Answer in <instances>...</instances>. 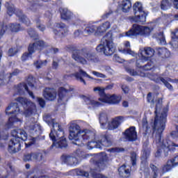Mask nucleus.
I'll return each instance as SVG.
<instances>
[{
	"instance_id": "47",
	"label": "nucleus",
	"mask_w": 178,
	"mask_h": 178,
	"mask_svg": "<svg viewBox=\"0 0 178 178\" xmlns=\"http://www.w3.org/2000/svg\"><path fill=\"white\" fill-rule=\"evenodd\" d=\"M131 161L132 162V165L135 166V165L137 163V154L135 152L131 153Z\"/></svg>"
},
{
	"instance_id": "3",
	"label": "nucleus",
	"mask_w": 178,
	"mask_h": 178,
	"mask_svg": "<svg viewBox=\"0 0 178 178\" xmlns=\"http://www.w3.org/2000/svg\"><path fill=\"white\" fill-rule=\"evenodd\" d=\"M95 137V134L91 132L88 129L81 130L79 124L72 122L70 124V136L69 140H74L72 141L73 144L75 145H79L81 147L84 145V143L87 140H92Z\"/></svg>"
},
{
	"instance_id": "30",
	"label": "nucleus",
	"mask_w": 178,
	"mask_h": 178,
	"mask_svg": "<svg viewBox=\"0 0 178 178\" xmlns=\"http://www.w3.org/2000/svg\"><path fill=\"white\" fill-rule=\"evenodd\" d=\"M63 159L65 163L70 165V166H76V165H79V159L76 157L65 156L63 157Z\"/></svg>"
},
{
	"instance_id": "53",
	"label": "nucleus",
	"mask_w": 178,
	"mask_h": 178,
	"mask_svg": "<svg viewBox=\"0 0 178 178\" xmlns=\"http://www.w3.org/2000/svg\"><path fill=\"white\" fill-rule=\"evenodd\" d=\"M77 175H79V176H84L85 177H88V176H90L88 172H86L83 170H78Z\"/></svg>"
},
{
	"instance_id": "35",
	"label": "nucleus",
	"mask_w": 178,
	"mask_h": 178,
	"mask_svg": "<svg viewBox=\"0 0 178 178\" xmlns=\"http://www.w3.org/2000/svg\"><path fill=\"white\" fill-rule=\"evenodd\" d=\"M61 19L63 20H70L73 19V13L67 9H63L61 11Z\"/></svg>"
},
{
	"instance_id": "33",
	"label": "nucleus",
	"mask_w": 178,
	"mask_h": 178,
	"mask_svg": "<svg viewBox=\"0 0 178 178\" xmlns=\"http://www.w3.org/2000/svg\"><path fill=\"white\" fill-rule=\"evenodd\" d=\"M97 31L96 34H99V35H101V34L105 33L106 30L111 28V23L108 22L103 23L100 26L97 27Z\"/></svg>"
},
{
	"instance_id": "2",
	"label": "nucleus",
	"mask_w": 178,
	"mask_h": 178,
	"mask_svg": "<svg viewBox=\"0 0 178 178\" xmlns=\"http://www.w3.org/2000/svg\"><path fill=\"white\" fill-rule=\"evenodd\" d=\"M44 120L47 122V124L53 127V129L49 134V137L53 141L52 147L66 148L67 142L66 141V138H65V133L62 129V127L58 122H55L54 120L49 119L47 116L44 117Z\"/></svg>"
},
{
	"instance_id": "55",
	"label": "nucleus",
	"mask_w": 178,
	"mask_h": 178,
	"mask_svg": "<svg viewBox=\"0 0 178 178\" xmlns=\"http://www.w3.org/2000/svg\"><path fill=\"white\" fill-rule=\"evenodd\" d=\"M36 100L38 101L39 105L42 107L44 108V106H45V100H44L42 98H39L38 97L36 99Z\"/></svg>"
},
{
	"instance_id": "21",
	"label": "nucleus",
	"mask_w": 178,
	"mask_h": 178,
	"mask_svg": "<svg viewBox=\"0 0 178 178\" xmlns=\"http://www.w3.org/2000/svg\"><path fill=\"white\" fill-rule=\"evenodd\" d=\"M122 100V97L119 95H106V97L102 102V104H108L109 105H115L116 104H119Z\"/></svg>"
},
{
	"instance_id": "6",
	"label": "nucleus",
	"mask_w": 178,
	"mask_h": 178,
	"mask_svg": "<svg viewBox=\"0 0 178 178\" xmlns=\"http://www.w3.org/2000/svg\"><path fill=\"white\" fill-rule=\"evenodd\" d=\"M108 160V156L106 153H101L100 154L95 155L90 159V162L94 163L95 168L91 170V175L93 178H109L100 172L102 169L105 168V162Z\"/></svg>"
},
{
	"instance_id": "43",
	"label": "nucleus",
	"mask_w": 178,
	"mask_h": 178,
	"mask_svg": "<svg viewBox=\"0 0 178 178\" xmlns=\"http://www.w3.org/2000/svg\"><path fill=\"white\" fill-rule=\"evenodd\" d=\"M161 6L163 10H168L170 8L169 0H162Z\"/></svg>"
},
{
	"instance_id": "24",
	"label": "nucleus",
	"mask_w": 178,
	"mask_h": 178,
	"mask_svg": "<svg viewBox=\"0 0 178 178\" xmlns=\"http://www.w3.org/2000/svg\"><path fill=\"white\" fill-rule=\"evenodd\" d=\"M126 140L128 141H136L137 140V132L135 127H131L124 132Z\"/></svg>"
},
{
	"instance_id": "31",
	"label": "nucleus",
	"mask_w": 178,
	"mask_h": 178,
	"mask_svg": "<svg viewBox=\"0 0 178 178\" xmlns=\"http://www.w3.org/2000/svg\"><path fill=\"white\" fill-rule=\"evenodd\" d=\"M120 8L124 13H127L131 9V1L130 0H122Z\"/></svg>"
},
{
	"instance_id": "60",
	"label": "nucleus",
	"mask_w": 178,
	"mask_h": 178,
	"mask_svg": "<svg viewBox=\"0 0 178 178\" xmlns=\"http://www.w3.org/2000/svg\"><path fill=\"white\" fill-rule=\"evenodd\" d=\"M152 95L151 93H149L147 95V101L148 102H152V104H154V100H152Z\"/></svg>"
},
{
	"instance_id": "17",
	"label": "nucleus",
	"mask_w": 178,
	"mask_h": 178,
	"mask_svg": "<svg viewBox=\"0 0 178 178\" xmlns=\"http://www.w3.org/2000/svg\"><path fill=\"white\" fill-rule=\"evenodd\" d=\"M155 51L151 47H145L139 50L138 57L142 63L147 62L149 58L154 56Z\"/></svg>"
},
{
	"instance_id": "32",
	"label": "nucleus",
	"mask_w": 178,
	"mask_h": 178,
	"mask_svg": "<svg viewBox=\"0 0 178 178\" xmlns=\"http://www.w3.org/2000/svg\"><path fill=\"white\" fill-rule=\"evenodd\" d=\"M93 91L94 92H97V94H99V95L100 96V97L99 98V101H100V102H103L104 99H105V97H106V94L105 93V88L103 87H95L93 88Z\"/></svg>"
},
{
	"instance_id": "36",
	"label": "nucleus",
	"mask_w": 178,
	"mask_h": 178,
	"mask_svg": "<svg viewBox=\"0 0 178 178\" xmlns=\"http://www.w3.org/2000/svg\"><path fill=\"white\" fill-rule=\"evenodd\" d=\"M126 72L131 76H140V77H145V72H140L137 70L127 67L125 68Z\"/></svg>"
},
{
	"instance_id": "15",
	"label": "nucleus",
	"mask_w": 178,
	"mask_h": 178,
	"mask_svg": "<svg viewBox=\"0 0 178 178\" xmlns=\"http://www.w3.org/2000/svg\"><path fill=\"white\" fill-rule=\"evenodd\" d=\"M73 88L69 85H65L64 87H60L58 89V102H62L63 104H66L70 98L72 91H73Z\"/></svg>"
},
{
	"instance_id": "44",
	"label": "nucleus",
	"mask_w": 178,
	"mask_h": 178,
	"mask_svg": "<svg viewBox=\"0 0 178 178\" xmlns=\"http://www.w3.org/2000/svg\"><path fill=\"white\" fill-rule=\"evenodd\" d=\"M8 138H9V134L8 133V131H2L0 133V140L6 141Z\"/></svg>"
},
{
	"instance_id": "13",
	"label": "nucleus",
	"mask_w": 178,
	"mask_h": 178,
	"mask_svg": "<svg viewBox=\"0 0 178 178\" xmlns=\"http://www.w3.org/2000/svg\"><path fill=\"white\" fill-rule=\"evenodd\" d=\"M86 58L92 62L97 60L95 56L91 53L83 54L79 51H74L72 54V59H74L78 63H81V65H87V60Z\"/></svg>"
},
{
	"instance_id": "64",
	"label": "nucleus",
	"mask_w": 178,
	"mask_h": 178,
	"mask_svg": "<svg viewBox=\"0 0 178 178\" xmlns=\"http://www.w3.org/2000/svg\"><path fill=\"white\" fill-rule=\"evenodd\" d=\"M58 63L54 61L53 62V67H54V69H58Z\"/></svg>"
},
{
	"instance_id": "22",
	"label": "nucleus",
	"mask_w": 178,
	"mask_h": 178,
	"mask_svg": "<svg viewBox=\"0 0 178 178\" xmlns=\"http://www.w3.org/2000/svg\"><path fill=\"white\" fill-rule=\"evenodd\" d=\"M97 26L92 25L91 26L87 27L83 31L81 30H77L74 32L75 37H79L80 34H84L85 35H91V34H95V35H99V34H96Z\"/></svg>"
},
{
	"instance_id": "58",
	"label": "nucleus",
	"mask_w": 178,
	"mask_h": 178,
	"mask_svg": "<svg viewBox=\"0 0 178 178\" xmlns=\"http://www.w3.org/2000/svg\"><path fill=\"white\" fill-rule=\"evenodd\" d=\"M147 165L148 164L147 163V161H143L140 164V168L141 169H144L145 168H147Z\"/></svg>"
},
{
	"instance_id": "28",
	"label": "nucleus",
	"mask_w": 178,
	"mask_h": 178,
	"mask_svg": "<svg viewBox=\"0 0 178 178\" xmlns=\"http://www.w3.org/2000/svg\"><path fill=\"white\" fill-rule=\"evenodd\" d=\"M74 77H76V80L81 81V83H83L85 86L87 83H86V81H84V79H83V77H87L90 80H94V78L92 76H90L88 74H87V72H86V71H83V70H79V72L74 74Z\"/></svg>"
},
{
	"instance_id": "49",
	"label": "nucleus",
	"mask_w": 178,
	"mask_h": 178,
	"mask_svg": "<svg viewBox=\"0 0 178 178\" xmlns=\"http://www.w3.org/2000/svg\"><path fill=\"white\" fill-rule=\"evenodd\" d=\"M150 168L154 173L153 178H156L158 177V174L159 173V170H158V168H156V166L152 164L150 165Z\"/></svg>"
},
{
	"instance_id": "51",
	"label": "nucleus",
	"mask_w": 178,
	"mask_h": 178,
	"mask_svg": "<svg viewBox=\"0 0 178 178\" xmlns=\"http://www.w3.org/2000/svg\"><path fill=\"white\" fill-rule=\"evenodd\" d=\"M24 161H25V162L33 161V160H32V154L31 153H28V154H25L24 156Z\"/></svg>"
},
{
	"instance_id": "41",
	"label": "nucleus",
	"mask_w": 178,
	"mask_h": 178,
	"mask_svg": "<svg viewBox=\"0 0 178 178\" xmlns=\"http://www.w3.org/2000/svg\"><path fill=\"white\" fill-rule=\"evenodd\" d=\"M6 8H7V14L9 16H12V15H13V13H15V6L10 4L9 3H6Z\"/></svg>"
},
{
	"instance_id": "25",
	"label": "nucleus",
	"mask_w": 178,
	"mask_h": 178,
	"mask_svg": "<svg viewBox=\"0 0 178 178\" xmlns=\"http://www.w3.org/2000/svg\"><path fill=\"white\" fill-rule=\"evenodd\" d=\"M178 165V156L168 161L167 165H164L162 168V175L165 172H169L172 168H176Z\"/></svg>"
},
{
	"instance_id": "56",
	"label": "nucleus",
	"mask_w": 178,
	"mask_h": 178,
	"mask_svg": "<svg viewBox=\"0 0 178 178\" xmlns=\"http://www.w3.org/2000/svg\"><path fill=\"white\" fill-rule=\"evenodd\" d=\"M170 137L172 138H178V129H177V131L171 132Z\"/></svg>"
},
{
	"instance_id": "45",
	"label": "nucleus",
	"mask_w": 178,
	"mask_h": 178,
	"mask_svg": "<svg viewBox=\"0 0 178 178\" xmlns=\"http://www.w3.org/2000/svg\"><path fill=\"white\" fill-rule=\"evenodd\" d=\"M47 60L44 61L38 60L34 63V66H35L36 69H41L42 66L47 65Z\"/></svg>"
},
{
	"instance_id": "18",
	"label": "nucleus",
	"mask_w": 178,
	"mask_h": 178,
	"mask_svg": "<svg viewBox=\"0 0 178 178\" xmlns=\"http://www.w3.org/2000/svg\"><path fill=\"white\" fill-rule=\"evenodd\" d=\"M13 31L17 33L20 30V24L15 25L14 24H9L8 25H2L0 24V35L2 36L5 34V31Z\"/></svg>"
},
{
	"instance_id": "16",
	"label": "nucleus",
	"mask_w": 178,
	"mask_h": 178,
	"mask_svg": "<svg viewBox=\"0 0 178 178\" xmlns=\"http://www.w3.org/2000/svg\"><path fill=\"white\" fill-rule=\"evenodd\" d=\"M45 45V43H44V41L40 40L32 44H29V47L28 48L29 53H25L22 56V60H28L29 58H31V55L37 51V49H41L42 47Z\"/></svg>"
},
{
	"instance_id": "62",
	"label": "nucleus",
	"mask_w": 178,
	"mask_h": 178,
	"mask_svg": "<svg viewBox=\"0 0 178 178\" xmlns=\"http://www.w3.org/2000/svg\"><path fill=\"white\" fill-rule=\"evenodd\" d=\"M173 5L176 9H178V0H173Z\"/></svg>"
},
{
	"instance_id": "38",
	"label": "nucleus",
	"mask_w": 178,
	"mask_h": 178,
	"mask_svg": "<svg viewBox=\"0 0 178 178\" xmlns=\"http://www.w3.org/2000/svg\"><path fill=\"white\" fill-rule=\"evenodd\" d=\"M158 54L162 58H169L170 56V51L166 48H159L158 49Z\"/></svg>"
},
{
	"instance_id": "11",
	"label": "nucleus",
	"mask_w": 178,
	"mask_h": 178,
	"mask_svg": "<svg viewBox=\"0 0 178 178\" xmlns=\"http://www.w3.org/2000/svg\"><path fill=\"white\" fill-rule=\"evenodd\" d=\"M35 82V81L33 76H29L27 79L28 84L20 83L19 85H18L17 88L18 94H19V95H23V94H26V92H28L30 97H31L34 99V94H33V92H31V90H35V87L34 86Z\"/></svg>"
},
{
	"instance_id": "39",
	"label": "nucleus",
	"mask_w": 178,
	"mask_h": 178,
	"mask_svg": "<svg viewBox=\"0 0 178 178\" xmlns=\"http://www.w3.org/2000/svg\"><path fill=\"white\" fill-rule=\"evenodd\" d=\"M124 45L125 47V49H124V52H125L126 54H129L132 56H136L137 55V54L130 49V42L126 41L125 42H124Z\"/></svg>"
},
{
	"instance_id": "8",
	"label": "nucleus",
	"mask_w": 178,
	"mask_h": 178,
	"mask_svg": "<svg viewBox=\"0 0 178 178\" xmlns=\"http://www.w3.org/2000/svg\"><path fill=\"white\" fill-rule=\"evenodd\" d=\"M123 122V117L119 116L112 120L111 122H108V117L104 113H100L99 123L102 129H108V130H115L120 126V123Z\"/></svg>"
},
{
	"instance_id": "50",
	"label": "nucleus",
	"mask_w": 178,
	"mask_h": 178,
	"mask_svg": "<svg viewBox=\"0 0 178 178\" xmlns=\"http://www.w3.org/2000/svg\"><path fill=\"white\" fill-rule=\"evenodd\" d=\"M17 52H19V49L16 47L11 48L8 50V56H14V55H16Z\"/></svg>"
},
{
	"instance_id": "12",
	"label": "nucleus",
	"mask_w": 178,
	"mask_h": 178,
	"mask_svg": "<svg viewBox=\"0 0 178 178\" xmlns=\"http://www.w3.org/2000/svg\"><path fill=\"white\" fill-rule=\"evenodd\" d=\"M134 12L135 17L134 21L136 23H145L147 22V14L143 10V4L140 2H136L134 5Z\"/></svg>"
},
{
	"instance_id": "9",
	"label": "nucleus",
	"mask_w": 178,
	"mask_h": 178,
	"mask_svg": "<svg viewBox=\"0 0 178 178\" xmlns=\"http://www.w3.org/2000/svg\"><path fill=\"white\" fill-rule=\"evenodd\" d=\"M152 29L138 24H134L132 29L129 31L125 32V37H136L137 35H143V37H147L151 34Z\"/></svg>"
},
{
	"instance_id": "42",
	"label": "nucleus",
	"mask_w": 178,
	"mask_h": 178,
	"mask_svg": "<svg viewBox=\"0 0 178 178\" xmlns=\"http://www.w3.org/2000/svg\"><path fill=\"white\" fill-rule=\"evenodd\" d=\"M156 38L161 45H166V39H165L163 33H160L159 34H158Z\"/></svg>"
},
{
	"instance_id": "19",
	"label": "nucleus",
	"mask_w": 178,
	"mask_h": 178,
	"mask_svg": "<svg viewBox=\"0 0 178 178\" xmlns=\"http://www.w3.org/2000/svg\"><path fill=\"white\" fill-rule=\"evenodd\" d=\"M149 79L150 80H152L155 83H161L164 84L165 87L168 88L170 91H173V86L169 83V82H167L166 79H165L162 76H159L157 74H149L148 75Z\"/></svg>"
},
{
	"instance_id": "27",
	"label": "nucleus",
	"mask_w": 178,
	"mask_h": 178,
	"mask_svg": "<svg viewBox=\"0 0 178 178\" xmlns=\"http://www.w3.org/2000/svg\"><path fill=\"white\" fill-rule=\"evenodd\" d=\"M43 97L47 101H54L56 98V90L49 88H46L43 91Z\"/></svg>"
},
{
	"instance_id": "40",
	"label": "nucleus",
	"mask_w": 178,
	"mask_h": 178,
	"mask_svg": "<svg viewBox=\"0 0 178 178\" xmlns=\"http://www.w3.org/2000/svg\"><path fill=\"white\" fill-rule=\"evenodd\" d=\"M31 154H32V161H36L37 162H40L42 161V153L34 152Z\"/></svg>"
},
{
	"instance_id": "1",
	"label": "nucleus",
	"mask_w": 178,
	"mask_h": 178,
	"mask_svg": "<svg viewBox=\"0 0 178 178\" xmlns=\"http://www.w3.org/2000/svg\"><path fill=\"white\" fill-rule=\"evenodd\" d=\"M161 106L162 98H159L158 99L156 104V118L154 120L153 132V137L154 138V140L156 141V143H157V146L160 147L156 153V156L158 157L168 156L169 151H174L175 147H178L177 144H175L170 140V138H168L161 142V139L162 138V133H163V130H165V123H166V113H168V111H169V108L165 107L163 108L161 116H158V112L161 111Z\"/></svg>"
},
{
	"instance_id": "63",
	"label": "nucleus",
	"mask_w": 178,
	"mask_h": 178,
	"mask_svg": "<svg viewBox=\"0 0 178 178\" xmlns=\"http://www.w3.org/2000/svg\"><path fill=\"white\" fill-rule=\"evenodd\" d=\"M112 88H113V84H110V85L107 86L106 88H104V90H112Z\"/></svg>"
},
{
	"instance_id": "4",
	"label": "nucleus",
	"mask_w": 178,
	"mask_h": 178,
	"mask_svg": "<svg viewBox=\"0 0 178 178\" xmlns=\"http://www.w3.org/2000/svg\"><path fill=\"white\" fill-rule=\"evenodd\" d=\"M12 138L8 143V151L10 154H16L20 151L22 141L27 140V133L23 129H15L11 132Z\"/></svg>"
},
{
	"instance_id": "10",
	"label": "nucleus",
	"mask_w": 178,
	"mask_h": 178,
	"mask_svg": "<svg viewBox=\"0 0 178 178\" xmlns=\"http://www.w3.org/2000/svg\"><path fill=\"white\" fill-rule=\"evenodd\" d=\"M15 101L21 104L24 107V112H21L22 115H24L26 118H29V116H31V115H34L35 112H37V108L35 107V104L31 102H30L26 97H17Z\"/></svg>"
},
{
	"instance_id": "7",
	"label": "nucleus",
	"mask_w": 178,
	"mask_h": 178,
	"mask_svg": "<svg viewBox=\"0 0 178 178\" xmlns=\"http://www.w3.org/2000/svg\"><path fill=\"white\" fill-rule=\"evenodd\" d=\"M6 115H8V122L6 124L8 129L13 127L14 124H22L23 120L20 118V108L17 103H11L6 110Z\"/></svg>"
},
{
	"instance_id": "54",
	"label": "nucleus",
	"mask_w": 178,
	"mask_h": 178,
	"mask_svg": "<svg viewBox=\"0 0 178 178\" xmlns=\"http://www.w3.org/2000/svg\"><path fill=\"white\" fill-rule=\"evenodd\" d=\"M28 33H29L30 37H32L33 38H37V33H35V31H34V29H30L28 31Z\"/></svg>"
},
{
	"instance_id": "26",
	"label": "nucleus",
	"mask_w": 178,
	"mask_h": 178,
	"mask_svg": "<svg viewBox=\"0 0 178 178\" xmlns=\"http://www.w3.org/2000/svg\"><path fill=\"white\" fill-rule=\"evenodd\" d=\"M26 124L27 130H29L31 133H33V131H40V130H41L40 124H38L34 118L27 122Z\"/></svg>"
},
{
	"instance_id": "37",
	"label": "nucleus",
	"mask_w": 178,
	"mask_h": 178,
	"mask_svg": "<svg viewBox=\"0 0 178 178\" xmlns=\"http://www.w3.org/2000/svg\"><path fill=\"white\" fill-rule=\"evenodd\" d=\"M118 172L121 177L127 178L130 176V171L129 170V169L126 168V165H124L119 168Z\"/></svg>"
},
{
	"instance_id": "23",
	"label": "nucleus",
	"mask_w": 178,
	"mask_h": 178,
	"mask_svg": "<svg viewBox=\"0 0 178 178\" xmlns=\"http://www.w3.org/2000/svg\"><path fill=\"white\" fill-rule=\"evenodd\" d=\"M54 34L56 35H59L60 37H64L67 33H69V29L66 25L63 23L57 24L56 29L54 30Z\"/></svg>"
},
{
	"instance_id": "61",
	"label": "nucleus",
	"mask_w": 178,
	"mask_h": 178,
	"mask_svg": "<svg viewBox=\"0 0 178 178\" xmlns=\"http://www.w3.org/2000/svg\"><path fill=\"white\" fill-rule=\"evenodd\" d=\"M20 73V70H15L12 74L11 76H17Z\"/></svg>"
},
{
	"instance_id": "20",
	"label": "nucleus",
	"mask_w": 178,
	"mask_h": 178,
	"mask_svg": "<svg viewBox=\"0 0 178 178\" xmlns=\"http://www.w3.org/2000/svg\"><path fill=\"white\" fill-rule=\"evenodd\" d=\"M7 174H5L3 172V169L0 168V178H13L16 176V173L15 172V169L13 166L10 163H8L6 168Z\"/></svg>"
},
{
	"instance_id": "48",
	"label": "nucleus",
	"mask_w": 178,
	"mask_h": 178,
	"mask_svg": "<svg viewBox=\"0 0 178 178\" xmlns=\"http://www.w3.org/2000/svg\"><path fill=\"white\" fill-rule=\"evenodd\" d=\"M36 27L40 31H44V30H45V26H44V24H41V22L40 21V19L36 20Z\"/></svg>"
},
{
	"instance_id": "52",
	"label": "nucleus",
	"mask_w": 178,
	"mask_h": 178,
	"mask_svg": "<svg viewBox=\"0 0 178 178\" xmlns=\"http://www.w3.org/2000/svg\"><path fill=\"white\" fill-rule=\"evenodd\" d=\"M92 74L94 75V76H96V77H100L101 79H105V77H106V76H105V74H102L100 72H98L97 71H92Z\"/></svg>"
},
{
	"instance_id": "46",
	"label": "nucleus",
	"mask_w": 178,
	"mask_h": 178,
	"mask_svg": "<svg viewBox=\"0 0 178 178\" xmlns=\"http://www.w3.org/2000/svg\"><path fill=\"white\" fill-rule=\"evenodd\" d=\"M171 38H172L171 44H173V41L178 40V29L171 32Z\"/></svg>"
},
{
	"instance_id": "57",
	"label": "nucleus",
	"mask_w": 178,
	"mask_h": 178,
	"mask_svg": "<svg viewBox=\"0 0 178 178\" xmlns=\"http://www.w3.org/2000/svg\"><path fill=\"white\" fill-rule=\"evenodd\" d=\"M122 90L124 94H129V89L127 86L123 85L122 86Z\"/></svg>"
},
{
	"instance_id": "14",
	"label": "nucleus",
	"mask_w": 178,
	"mask_h": 178,
	"mask_svg": "<svg viewBox=\"0 0 178 178\" xmlns=\"http://www.w3.org/2000/svg\"><path fill=\"white\" fill-rule=\"evenodd\" d=\"M112 145V141L111 138L108 136H104L101 140L95 142L90 141L88 143V149H92V148H102V147H111Z\"/></svg>"
},
{
	"instance_id": "59",
	"label": "nucleus",
	"mask_w": 178,
	"mask_h": 178,
	"mask_svg": "<svg viewBox=\"0 0 178 178\" xmlns=\"http://www.w3.org/2000/svg\"><path fill=\"white\" fill-rule=\"evenodd\" d=\"M122 151H123V149L120 148L111 149V152H122Z\"/></svg>"
},
{
	"instance_id": "5",
	"label": "nucleus",
	"mask_w": 178,
	"mask_h": 178,
	"mask_svg": "<svg viewBox=\"0 0 178 178\" xmlns=\"http://www.w3.org/2000/svg\"><path fill=\"white\" fill-rule=\"evenodd\" d=\"M115 44H113V37L112 33L108 32L102 39V43L99 44L96 51L100 54H103L105 56H112L115 54Z\"/></svg>"
},
{
	"instance_id": "34",
	"label": "nucleus",
	"mask_w": 178,
	"mask_h": 178,
	"mask_svg": "<svg viewBox=\"0 0 178 178\" xmlns=\"http://www.w3.org/2000/svg\"><path fill=\"white\" fill-rule=\"evenodd\" d=\"M15 14L18 16L19 20L24 23L26 26H30V19L26 17V15H23L21 10H16Z\"/></svg>"
},
{
	"instance_id": "29",
	"label": "nucleus",
	"mask_w": 178,
	"mask_h": 178,
	"mask_svg": "<svg viewBox=\"0 0 178 178\" xmlns=\"http://www.w3.org/2000/svg\"><path fill=\"white\" fill-rule=\"evenodd\" d=\"M81 98L86 102V105H92V106H101L102 105V103L95 100L90 95H82Z\"/></svg>"
}]
</instances>
